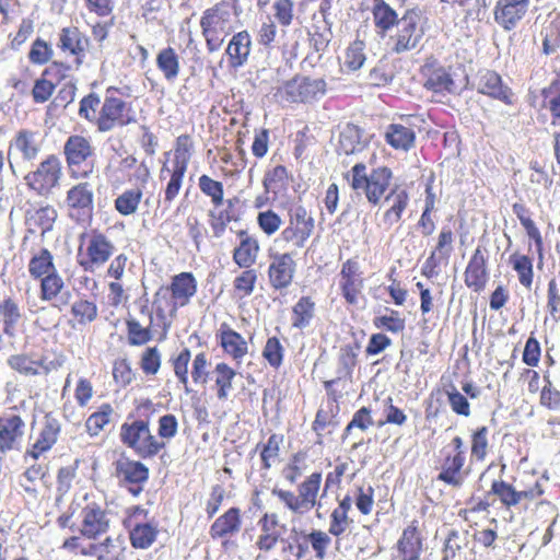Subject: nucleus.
Here are the masks:
<instances>
[{
    "mask_svg": "<svg viewBox=\"0 0 560 560\" xmlns=\"http://www.w3.org/2000/svg\"><path fill=\"white\" fill-rule=\"evenodd\" d=\"M25 423L14 413L0 417V452L19 450L24 435Z\"/></svg>",
    "mask_w": 560,
    "mask_h": 560,
    "instance_id": "20",
    "label": "nucleus"
},
{
    "mask_svg": "<svg viewBox=\"0 0 560 560\" xmlns=\"http://www.w3.org/2000/svg\"><path fill=\"white\" fill-rule=\"evenodd\" d=\"M63 289L65 282L58 271L40 278V300L51 302L60 310L71 301V292Z\"/></svg>",
    "mask_w": 560,
    "mask_h": 560,
    "instance_id": "24",
    "label": "nucleus"
},
{
    "mask_svg": "<svg viewBox=\"0 0 560 560\" xmlns=\"http://www.w3.org/2000/svg\"><path fill=\"white\" fill-rule=\"evenodd\" d=\"M529 0H498L493 9L495 23L504 31L514 30L529 11Z\"/></svg>",
    "mask_w": 560,
    "mask_h": 560,
    "instance_id": "17",
    "label": "nucleus"
},
{
    "mask_svg": "<svg viewBox=\"0 0 560 560\" xmlns=\"http://www.w3.org/2000/svg\"><path fill=\"white\" fill-rule=\"evenodd\" d=\"M117 89L110 86L106 90V95L102 108L96 119L98 131L107 132L115 127H124L136 122V116L131 104L113 95Z\"/></svg>",
    "mask_w": 560,
    "mask_h": 560,
    "instance_id": "5",
    "label": "nucleus"
},
{
    "mask_svg": "<svg viewBox=\"0 0 560 560\" xmlns=\"http://www.w3.org/2000/svg\"><path fill=\"white\" fill-rule=\"evenodd\" d=\"M422 537L418 527V521L408 525L396 545V555L392 560H418L422 552Z\"/></svg>",
    "mask_w": 560,
    "mask_h": 560,
    "instance_id": "22",
    "label": "nucleus"
},
{
    "mask_svg": "<svg viewBox=\"0 0 560 560\" xmlns=\"http://www.w3.org/2000/svg\"><path fill=\"white\" fill-rule=\"evenodd\" d=\"M200 190L211 197V200L215 207L223 205V185L221 182H217L208 175H201L199 177Z\"/></svg>",
    "mask_w": 560,
    "mask_h": 560,
    "instance_id": "60",
    "label": "nucleus"
},
{
    "mask_svg": "<svg viewBox=\"0 0 560 560\" xmlns=\"http://www.w3.org/2000/svg\"><path fill=\"white\" fill-rule=\"evenodd\" d=\"M231 15V5L224 1L203 12L200 27L209 52L221 48L225 36L230 33Z\"/></svg>",
    "mask_w": 560,
    "mask_h": 560,
    "instance_id": "2",
    "label": "nucleus"
},
{
    "mask_svg": "<svg viewBox=\"0 0 560 560\" xmlns=\"http://www.w3.org/2000/svg\"><path fill=\"white\" fill-rule=\"evenodd\" d=\"M284 348L277 337L268 338L262 350V357L267 360L270 366L278 369L283 361Z\"/></svg>",
    "mask_w": 560,
    "mask_h": 560,
    "instance_id": "62",
    "label": "nucleus"
},
{
    "mask_svg": "<svg viewBox=\"0 0 560 560\" xmlns=\"http://www.w3.org/2000/svg\"><path fill=\"white\" fill-rule=\"evenodd\" d=\"M56 271L54 256L47 248H40L30 259L28 272L34 279H40Z\"/></svg>",
    "mask_w": 560,
    "mask_h": 560,
    "instance_id": "38",
    "label": "nucleus"
},
{
    "mask_svg": "<svg viewBox=\"0 0 560 560\" xmlns=\"http://www.w3.org/2000/svg\"><path fill=\"white\" fill-rule=\"evenodd\" d=\"M418 24V14L413 10H407L401 19L387 5V33L394 43L397 52L408 50L416 46L415 37Z\"/></svg>",
    "mask_w": 560,
    "mask_h": 560,
    "instance_id": "6",
    "label": "nucleus"
},
{
    "mask_svg": "<svg viewBox=\"0 0 560 560\" xmlns=\"http://www.w3.org/2000/svg\"><path fill=\"white\" fill-rule=\"evenodd\" d=\"M362 277L360 272L359 264L354 260H347L341 268L339 273V287L342 292V296L349 304H357L358 296L362 289Z\"/></svg>",
    "mask_w": 560,
    "mask_h": 560,
    "instance_id": "23",
    "label": "nucleus"
},
{
    "mask_svg": "<svg viewBox=\"0 0 560 560\" xmlns=\"http://www.w3.org/2000/svg\"><path fill=\"white\" fill-rule=\"evenodd\" d=\"M71 313L80 324H88L96 319L97 306L92 301L81 299L72 304Z\"/></svg>",
    "mask_w": 560,
    "mask_h": 560,
    "instance_id": "56",
    "label": "nucleus"
},
{
    "mask_svg": "<svg viewBox=\"0 0 560 560\" xmlns=\"http://www.w3.org/2000/svg\"><path fill=\"white\" fill-rule=\"evenodd\" d=\"M409 203V194L404 186H395L389 194H387V217H394L396 221L400 219L401 213L405 211Z\"/></svg>",
    "mask_w": 560,
    "mask_h": 560,
    "instance_id": "47",
    "label": "nucleus"
},
{
    "mask_svg": "<svg viewBox=\"0 0 560 560\" xmlns=\"http://www.w3.org/2000/svg\"><path fill=\"white\" fill-rule=\"evenodd\" d=\"M158 533V528L149 523H137L129 532L131 546L148 549L155 541Z\"/></svg>",
    "mask_w": 560,
    "mask_h": 560,
    "instance_id": "42",
    "label": "nucleus"
},
{
    "mask_svg": "<svg viewBox=\"0 0 560 560\" xmlns=\"http://www.w3.org/2000/svg\"><path fill=\"white\" fill-rule=\"evenodd\" d=\"M171 290L173 298L184 305L197 291L196 279L189 272L179 273L174 277Z\"/></svg>",
    "mask_w": 560,
    "mask_h": 560,
    "instance_id": "39",
    "label": "nucleus"
},
{
    "mask_svg": "<svg viewBox=\"0 0 560 560\" xmlns=\"http://www.w3.org/2000/svg\"><path fill=\"white\" fill-rule=\"evenodd\" d=\"M368 144L364 131L353 124H347L339 133L337 152L339 154H355Z\"/></svg>",
    "mask_w": 560,
    "mask_h": 560,
    "instance_id": "28",
    "label": "nucleus"
},
{
    "mask_svg": "<svg viewBox=\"0 0 560 560\" xmlns=\"http://www.w3.org/2000/svg\"><path fill=\"white\" fill-rule=\"evenodd\" d=\"M489 278L486 249L478 246L471 254L465 268V285L472 292L480 293L486 289Z\"/></svg>",
    "mask_w": 560,
    "mask_h": 560,
    "instance_id": "16",
    "label": "nucleus"
},
{
    "mask_svg": "<svg viewBox=\"0 0 560 560\" xmlns=\"http://www.w3.org/2000/svg\"><path fill=\"white\" fill-rule=\"evenodd\" d=\"M478 92L509 106L515 103V94L512 89L503 83L501 75L494 70H485L480 73Z\"/></svg>",
    "mask_w": 560,
    "mask_h": 560,
    "instance_id": "19",
    "label": "nucleus"
},
{
    "mask_svg": "<svg viewBox=\"0 0 560 560\" xmlns=\"http://www.w3.org/2000/svg\"><path fill=\"white\" fill-rule=\"evenodd\" d=\"M296 264L291 254H277L268 268L269 282L276 290L288 288L294 277Z\"/></svg>",
    "mask_w": 560,
    "mask_h": 560,
    "instance_id": "21",
    "label": "nucleus"
},
{
    "mask_svg": "<svg viewBox=\"0 0 560 560\" xmlns=\"http://www.w3.org/2000/svg\"><path fill=\"white\" fill-rule=\"evenodd\" d=\"M120 441L132 448L140 457H154L162 448L164 442H160L150 431L149 421L135 420L130 423L125 422L120 427Z\"/></svg>",
    "mask_w": 560,
    "mask_h": 560,
    "instance_id": "3",
    "label": "nucleus"
},
{
    "mask_svg": "<svg viewBox=\"0 0 560 560\" xmlns=\"http://www.w3.org/2000/svg\"><path fill=\"white\" fill-rule=\"evenodd\" d=\"M444 393L447 397L451 410L460 417L468 418L471 415L470 404L465 395H463L454 384H450Z\"/></svg>",
    "mask_w": 560,
    "mask_h": 560,
    "instance_id": "52",
    "label": "nucleus"
},
{
    "mask_svg": "<svg viewBox=\"0 0 560 560\" xmlns=\"http://www.w3.org/2000/svg\"><path fill=\"white\" fill-rule=\"evenodd\" d=\"M89 38L79 31L78 27H63L59 33L58 47L77 57V62L81 63V58L89 48Z\"/></svg>",
    "mask_w": 560,
    "mask_h": 560,
    "instance_id": "26",
    "label": "nucleus"
},
{
    "mask_svg": "<svg viewBox=\"0 0 560 560\" xmlns=\"http://www.w3.org/2000/svg\"><path fill=\"white\" fill-rule=\"evenodd\" d=\"M351 187L354 190L362 189L369 202L378 205L385 192V168L373 170L369 176L365 174L363 163L355 164L351 170Z\"/></svg>",
    "mask_w": 560,
    "mask_h": 560,
    "instance_id": "11",
    "label": "nucleus"
},
{
    "mask_svg": "<svg viewBox=\"0 0 560 560\" xmlns=\"http://www.w3.org/2000/svg\"><path fill=\"white\" fill-rule=\"evenodd\" d=\"M454 232L450 226H443L438 235L436 244L425 259L421 273L431 279L439 275L440 267L447 266L453 253Z\"/></svg>",
    "mask_w": 560,
    "mask_h": 560,
    "instance_id": "13",
    "label": "nucleus"
},
{
    "mask_svg": "<svg viewBox=\"0 0 560 560\" xmlns=\"http://www.w3.org/2000/svg\"><path fill=\"white\" fill-rule=\"evenodd\" d=\"M416 133L410 127L392 124L387 130V142L395 149L407 151L413 147Z\"/></svg>",
    "mask_w": 560,
    "mask_h": 560,
    "instance_id": "41",
    "label": "nucleus"
},
{
    "mask_svg": "<svg viewBox=\"0 0 560 560\" xmlns=\"http://www.w3.org/2000/svg\"><path fill=\"white\" fill-rule=\"evenodd\" d=\"M68 215L78 223H85L93 217L94 192L92 186L84 182L72 186L65 200Z\"/></svg>",
    "mask_w": 560,
    "mask_h": 560,
    "instance_id": "10",
    "label": "nucleus"
},
{
    "mask_svg": "<svg viewBox=\"0 0 560 560\" xmlns=\"http://www.w3.org/2000/svg\"><path fill=\"white\" fill-rule=\"evenodd\" d=\"M314 302L308 296L301 298L293 306L292 325L296 328H305L314 316Z\"/></svg>",
    "mask_w": 560,
    "mask_h": 560,
    "instance_id": "51",
    "label": "nucleus"
},
{
    "mask_svg": "<svg viewBox=\"0 0 560 560\" xmlns=\"http://www.w3.org/2000/svg\"><path fill=\"white\" fill-rule=\"evenodd\" d=\"M541 346L539 340L536 338L535 332L532 331L527 338L524 350L522 353V361L529 368L538 366L541 358Z\"/></svg>",
    "mask_w": 560,
    "mask_h": 560,
    "instance_id": "58",
    "label": "nucleus"
},
{
    "mask_svg": "<svg viewBox=\"0 0 560 560\" xmlns=\"http://www.w3.org/2000/svg\"><path fill=\"white\" fill-rule=\"evenodd\" d=\"M58 217L57 210L49 205L26 211L25 222L30 232L40 231L42 235L50 232Z\"/></svg>",
    "mask_w": 560,
    "mask_h": 560,
    "instance_id": "29",
    "label": "nucleus"
},
{
    "mask_svg": "<svg viewBox=\"0 0 560 560\" xmlns=\"http://www.w3.org/2000/svg\"><path fill=\"white\" fill-rule=\"evenodd\" d=\"M322 483V474L313 472L298 488V500L304 514L310 512L317 504V494Z\"/></svg>",
    "mask_w": 560,
    "mask_h": 560,
    "instance_id": "34",
    "label": "nucleus"
},
{
    "mask_svg": "<svg viewBox=\"0 0 560 560\" xmlns=\"http://www.w3.org/2000/svg\"><path fill=\"white\" fill-rule=\"evenodd\" d=\"M495 495L501 505L508 510L521 504L517 488L503 479H494L491 482L487 497Z\"/></svg>",
    "mask_w": 560,
    "mask_h": 560,
    "instance_id": "37",
    "label": "nucleus"
},
{
    "mask_svg": "<svg viewBox=\"0 0 560 560\" xmlns=\"http://www.w3.org/2000/svg\"><path fill=\"white\" fill-rule=\"evenodd\" d=\"M113 465L115 468L114 476L118 483L126 487L133 497L139 495L143 490V485L149 479L148 467L126 456H120Z\"/></svg>",
    "mask_w": 560,
    "mask_h": 560,
    "instance_id": "12",
    "label": "nucleus"
},
{
    "mask_svg": "<svg viewBox=\"0 0 560 560\" xmlns=\"http://www.w3.org/2000/svg\"><path fill=\"white\" fill-rule=\"evenodd\" d=\"M60 429L61 425L56 418L49 415L45 416L44 425L39 436L27 454L37 459L42 453L50 450L58 440Z\"/></svg>",
    "mask_w": 560,
    "mask_h": 560,
    "instance_id": "31",
    "label": "nucleus"
},
{
    "mask_svg": "<svg viewBox=\"0 0 560 560\" xmlns=\"http://www.w3.org/2000/svg\"><path fill=\"white\" fill-rule=\"evenodd\" d=\"M140 313L148 318V325L143 327L139 320L133 317H129L126 320L127 332H128V343L130 346H143L149 342L152 335V325H153V314L148 305H142L140 308Z\"/></svg>",
    "mask_w": 560,
    "mask_h": 560,
    "instance_id": "30",
    "label": "nucleus"
},
{
    "mask_svg": "<svg viewBox=\"0 0 560 560\" xmlns=\"http://www.w3.org/2000/svg\"><path fill=\"white\" fill-rule=\"evenodd\" d=\"M258 252V242L255 238L246 235L242 238L240 245L234 249L233 260L241 268H249L255 264Z\"/></svg>",
    "mask_w": 560,
    "mask_h": 560,
    "instance_id": "40",
    "label": "nucleus"
},
{
    "mask_svg": "<svg viewBox=\"0 0 560 560\" xmlns=\"http://www.w3.org/2000/svg\"><path fill=\"white\" fill-rule=\"evenodd\" d=\"M470 462L483 463L491 450L490 430L487 425H480L469 434Z\"/></svg>",
    "mask_w": 560,
    "mask_h": 560,
    "instance_id": "32",
    "label": "nucleus"
},
{
    "mask_svg": "<svg viewBox=\"0 0 560 560\" xmlns=\"http://www.w3.org/2000/svg\"><path fill=\"white\" fill-rule=\"evenodd\" d=\"M186 168L182 167H175L173 166L171 178L166 185L165 191H164V199L163 203L168 208L171 203L175 200V198L178 196L183 178L186 173Z\"/></svg>",
    "mask_w": 560,
    "mask_h": 560,
    "instance_id": "59",
    "label": "nucleus"
},
{
    "mask_svg": "<svg viewBox=\"0 0 560 560\" xmlns=\"http://www.w3.org/2000/svg\"><path fill=\"white\" fill-rule=\"evenodd\" d=\"M112 413L113 408L110 407V405H103L98 411L92 413L88 418L85 422L88 432L91 435H97L98 432L103 430V428L109 422Z\"/></svg>",
    "mask_w": 560,
    "mask_h": 560,
    "instance_id": "57",
    "label": "nucleus"
},
{
    "mask_svg": "<svg viewBox=\"0 0 560 560\" xmlns=\"http://www.w3.org/2000/svg\"><path fill=\"white\" fill-rule=\"evenodd\" d=\"M420 73L423 78L425 90L435 94H455L456 84L450 71L440 65L435 59H428L421 67Z\"/></svg>",
    "mask_w": 560,
    "mask_h": 560,
    "instance_id": "15",
    "label": "nucleus"
},
{
    "mask_svg": "<svg viewBox=\"0 0 560 560\" xmlns=\"http://www.w3.org/2000/svg\"><path fill=\"white\" fill-rule=\"evenodd\" d=\"M20 318L21 313L18 304L10 298L5 299L0 304V319L3 323V332L8 336H12Z\"/></svg>",
    "mask_w": 560,
    "mask_h": 560,
    "instance_id": "49",
    "label": "nucleus"
},
{
    "mask_svg": "<svg viewBox=\"0 0 560 560\" xmlns=\"http://www.w3.org/2000/svg\"><path fill=\"white\" fill-rule=\"evenodd\" d=\"M156 66L167 81H173L179 72V60L175 50L171 47L162 49L158 54Z\"/></svg>",
    "mask_w": 560,
    "mask_h": 560,
    "instance_id": "46",
    "label": "nucleus"
},
{
    "mask_svg": "<svg viewBox=\"0 0 560 560\" xmlns=\"http://www.w3.org/2000/svg\"><path fill=\"white\" fill-rule=\"evenodd\" d=\"M114 244L102 233L93 231L85 243L81 245L78 254V262L85 271H94L103 266L114 254Z\"/></svg>",
    "mask_w": 560,
    "mask_h": 560,
    "instance_id": "8",
    "label": "nucleus"
},
{
    "mask_svg": "<svg viewBox=\"0 0 560 560\" xmlns=\"http://www.w3.org/2000/svg\"><path fill=\"white\" fill-rule=\"evenodd\" d=\"M547 310L553 319L560 317V285L555 278L550 279L547 288Z\"/></svg>",
    "mask_w": 560,
    "mask_h": 560,
    "instance_id": "64",
    "label": "nucleus"
},
{
    "mask_svg": "<svg viewBox=\"0 0 560 560\" xmlns=\"http://www.w3.org/2000/svg\"><path fill=\"white\" fill-rule=\"evenodd\" d=\"M8 365L19 372L20 374H23L25 376H34L38 375L39 371L38 368L42 366L45 370V373L49 372L48 366H44V361L39 360H33L27 354L20 353V354H13L9 357L7 360Z\"/></svg>",
    "mask_w": 560,
    "mask_h": 560,
    "instance_id": "44",
    "label": "nucleus"
},
{
    "mask_svg": "<svg viewBox=\"0 0 560 560\" xmlns=\"http://www.w3.org/2000/svg\"><path fill=\"white\" fill-rule=\"evenodd\" d=\"M226 206L228 207L225 209L218 211L211 210L209 212V217L211 218L210 226L212 229L213 236L218 238L224 234L228 224L234 220V214L232 212L233 201L229 199L226 201Z\"/></svg>",
    "mask_w": 560,
    "mask_h": 560,
    "instance_id": "50",
    "label": "nucleus"
},
{
    "mask_svg": "<svg viewBox=\"0 0 560 560\" xmlns=\"http://www.w3.org/2000/svg\"><path fill=\"white\" fill-rule=\"evenodd\" d=\"M220 342L224 351L236 360L242 359L247 353L245 339L230 328L221 331Z\"/></svg>",
    "mask_w": 560,
    "mask_h": 560,
    "instance_id": "43",
    "label": "nucleus"
},
{
    "mask_svg": "<svg viewBox=\"0 0 560 560\" xmlns=\"http://www.w3.org/2000/svg\"><path fill=\"white\" fill-rule=\"evenodd\" d=\"M63 153L72 177L86 178L93 173L95 152L90 139L70 136L65 142Z\"/></svg>",
    "mask_w": 560,
    "mask_h": 560,
    "instance_id": "4",
    "label": "nucleus"
},
{
    "mask_svg": "<svg viewBox=\"0 0 560 560\" xmlns=\"http://www.w3.org/2000/svg\"><path fill=\"white\" fill-rule=\"evenodd\" d=\"M326 92V82L323 79L306 77L294 78L278 88L275 96L280 102L306 103L317 100Z\"/></svg>",
    "mask_w": 560,
    "mask_h": 560,
    "instance_id": "7",
    "label": "nucleus"
},
{
    "mask_svg": "<svg viewBox=\"0 0 560 560\" xmlns=\"http://www.w3.org/2000/svg\"><path fill=\"white\" fill-rule=\"evenodd\" d=\"M513 213L520 220L522 226L526 231L527 236L533 240L536 250L539 257H542L544 250V240L539 229L537 228L535 221L530 218V210L521 202H515L512 206Z\"/></svg>",
    "mask_w": 560,
    "mask_h": 560,
    "instance_id": "33",
    "label": "nucleus"
},
{
    "mask_svg": "<svg viewBox=\"0 0 560 560\" xmlns=\"http://www.w3.org/2000/svg\"><path fill=\"white\" fill-rule=\"evenodd\" d=\"M364 47V43L360 39H355L348 46L343 57V66L347 69L355 71L363 66L365 61Z\"/></svg>",
    "mask_w": 560,
    "mask_h": 560,
    "instance_id": "54",
    "label": "nucleus"
},
{
    "mask_svg": "<svg viewBox=\"0 0 560 560\" xmlns=\"http://www.w3.org/2000/svg\"><path fill=\"white\" fill-rule=\"evenodd\" d=\"M142 198L141 189H128L115 200V209L122 215L133 214Z\"/></svg>",
    "mask_w": 560,
    "mask_h": 560,
    "instance_id": "53",
    "label": "nucleus"
},
{
    "mask_svg": "<svg viewBox=\"0 0 560 560\" xmlns=\"http://www.w3.org/2000/svg\"><path fill=\"white\" fill-rule=\"evenodd\" d=\"M61 175L59 159L55 155H49L35 171L30 172L24 179L30 189L39 196L47 197L59 185Z\"/></svg>",
    "mask_w": 560,
    "mask_h": 560,
    "instance_id": "9",
    "label": "nucleus"
},
{
    "mask_svg": "<svg viewBox=\"0 0 560 560\" xmlns=\"http://www.w3.org/2000/svg\"><path fill=\"white\" fill-rule=\"evenodd\" d=\"M241 510L231 508L213 522L209 534L213 539L229 538L236 535L241 530Z\"/></svg>",
    "mask_w": 560,
    "mask_h": 560,
    "instance_id": "27",
    "label": "nucleus"
},
{
    "mask_svg": "<svg viewBox=\"0 0 560 560\" xmlns=\"http://www.w3.org/2000/svg\"><path fill=\"white\" fill-rule=\"evenodd\" d=\"M312 233L313 230L310 228H304L289 221V225L281 232V238L292 243L298 248H302Z\"/></svg>",
    "mask_w": 560,
    "mask_h": 560,
    "instance_id": "55",
    "label": "nucleus"
},
{
    "mask_svg": "<svg viewBox=\"0 0 560 560\" xmlns=\"http://www.w3.org/2000/svg\"><path fill=\"white\" fill-rule=\"evenodd\" d=\"M252 50V37L247 31H241L232 36L225 55L231 69L243 68L247 62Z\"/></svg>",
    "mask_w": 560,
    "mask_h": 560,
    "instance_id": "25",
    "label": "nucleus"
},
{
    "mask_svg": "<svg viewBox=\"0 0 560 560\" xmlns=\"http://www.w3.org/2000/svg\"><path fill=\"white\" fill-rule=\"evenodd\" d=\"M215 375V386L218 387L217 397L220 400H225L232 389V382L236 376V372L226 363H218L213 371Z\"/></svg>",
    "mask_w": 560,
    "mask_h": 560,
    "instance_id": "45",
    "label": "nucleus"
},
{
    "mask_svg": "<svg viewBox=\"0 0 560 560\" xmlns=\"http://www.w3.org/2000/svg\"><path fill=\"white\" fill-rule=\"evenodd\" d=\"M467 546V533L451 530L444 541L442 560H454Z\"/></svg>",
    "mask_w": 560,
    "mask_h": 560,
    "instance_id": "48",
    "label": "nucleus"
},
{
    "mask_svg": "<svg viewBox=\"0 0 560 560\" xmlns=\"http://www.w3.org/2000/svg\"><path fill=\"white\" fill-rule=\"evenodd\" d=\"M79 532L89 539H96L107 533L109 518L105 510L96 503L86 504L81 511Z\"/></svg>",
    "mask_w": 560,
    "mask_h": 560,
    "instance_id": "18",
    "label": "nucleus"
},
{
    "mask_svg": "<svg viewBox=\"0 0 560 560\" xmlns=\"http://www.w3.org/2000/svg\"><path fill=\"white\" fill-rule=\"evenodd\" d=\"M39 150L40 145L37 141V132L28 129L19 130L11 140L8 149V161L11 171L15 173V166L19 160L24 162L35 160Z\"/></svg>",
    "mask_w": 560,
    "mask_h": 560,
    "instance_id": "14",
    "label": "nucleus"
},
{
    "mask_svg": "<svg viewBox=\"0 0 560 560\" xmlns=\"http://www.w3.org/2000/svg\"><path fill=\"white\" fill-rule=\"evenodd\" d=\"M439 471L436 480L452 487L460 488L470 474L467 465L464 440L456 435L451 443L440 450L435 465Z\"/></svg>",
    "mask_w": 560,
    "mask_h": 560,
    "instance_id": "1",
    "label": "nucleus"
},
{
    "mask_svg": "<svg viewBox=\"0 0 560 560\" xmlns=\"http://www.w3.org/2000/svg\"><path fill=\"white\" fill-rule=\"evenodd\" d=\"M517 491L520 493L521 503H530L539 500L545 494L541 477L536 472H524Z\"/></svg>",
    "mask_w": 560,
    "mask_h": 560,
    "instance_id": "36",
    "label": "nucleus"
},
{
    "mask_svg": "<svg viewBox=\"0 0 560 560\" xmlns=\"http://www.w3.org/2000/svg\"><path fill=\"white\" fill-rule=\"evenodd\" d=\"M509 265L516 272L520 283L530 290L534 282V259L521 252H514L509 257Z\"/></svg>",
    "mask_w": 560,
    "mask_h": 560,
    "instance_id": "35",
    "label": "nucleus"
},
{
    "mask_svg": "<svg viewBox=\"0 0 560 560\" xmlns=\"http://www.w3.org/2000/svg\"><path fill=\"white\" fill-rule=\"evenodd\" d=\"M546 384L540 389L539 404L549 410L560 409V390L555 387L549 376H545Z\"/></svg>",
    "mask_w": 560,
    "mask_h": 560,
    "instance_id": "61",
    "label": "nucleus"
},
{
    "mask_svg": "<svg viewBox=\"0 0 560 560\" xmlns=\"http://www.w3.org/2000/svg\"><path fill=\"white\" fill-rule=\"evenodd\" d=\"M192 143L190 137L182 135L176 140V149L173 160V166L187 170L188 162L191 155Z\"/></svg>",
    "mask_w": 560,
    "mask_h": 560,
    "instance_id": "63",
    "label": "nucleus"
}]
</instances>
